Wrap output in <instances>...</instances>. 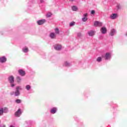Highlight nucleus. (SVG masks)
<instances>
[{
    "label": "nucleus",
    "mask_w": 127,
    "mask_h": 127,
    "mask_svg": "<svg viewBox=\"0 0 127 127\" xmlns=\"http://www.w3.org/2000/svg\"><path fill=\"white\" fill-rule=\"evenodd\" d=\"M52 15V14L51 12L48 13L47 14V17H50V16H51Z\"/></svg>",
    "instance_id": "nucleus-24"
},
{
    "label": "nucleus",
    "mask_w": 127,
    "mask_h": 127,
    "mask_svg": "<svg viewBox=\"0 0 127 127\" xmlns=\"http://www.w3.org/2000/svg\"><path fill=\"white\" fill-rule=\"evenodd\" d=\"M88 20V18L86 17L82 18V21H87Z\"/></svg>",
    "instance_id": "nucleus-25"
},
{
    "label": "nucleus",
    "mask_w": 127,
    "mask_h": 127,
    "mask_svg": "<svg viewBox=\"0 0 127 127\" xmlns=\"http://www.w3.org/2000/svg\"><path fill=\"white\" fill-rule=\"evenodd\" d=\"M88 34L89 36H93V35H95V32L93 31H90L88 32Z\"/></svg>",
    "instance_id": "nucleus-12"
},
{
    "label": "nucleus",
    "mask_w": 127,
    "mask_h": 127,
    "mask_svg": "<svg viewBox=\"0 0 127 127\" xmlns=\"http://www.w3.org/2000/svg\"><path fill=\"white\" fill-rule=\"evenodd\" d=\"M72 9L73 11H76L77 10V7H76V6H73L72 7Z\"/></svg>",
    "instance_id": "nucleus-19"
},
{
    "label": "nucleus",
    "mask_w": 127,
    "mask_h": 127,
    "mask_svg": "<svg viewBox=\"0 0 127 127\" xmlns=\"http://www.w3.org/2000/svg\"><path fill=\"white\" fill-rule=\"evenodd\" d=\"M46 20H45V19H42V20H39L37 21V23L38 25H42V24H44L45 23Z\"/></svg>",
    "instance_id": "nucleus-2"
},
{
    "label": "nucleus",
    "mask_w": 127,
    "mask_h": 127,
    "mask_svg": "<svg viewBox=\"0 0 127 127\" xmlns=\"http://www.w3.org/2000/svg\"><path fill=\"white\" fill-rule=\"evenodd\" d=\"M105 60H109L111 59V54L109 53H107L105 56Z\"/></svg>",
    "instance_id": "nucleus-8"
},
{
    "label": "nucleus",
    "mask_w": 127,
    "mask_h": 127,
    "mask_svg": "<svg viewBox=\"0 0 127 127\" xmlns=\"http://www.w3.org/2000/svg\"><path fill=\"white\" fill-rule=\"evenodd\" d=\"M97 62H101V61H102V58L101 57H98L97 59Z\"/></svg>",
    "instance_id": "nucleus-22"
},
{
    "label": "nucleus",
    "mask_w": 127,
    "mask_h": 127,
    "mask_svg": "<svg viewBox=\"0 0 127 127\" xmlns=\"http://www.w3.org/2000/svg\"><path fill=\"white\" fill-rule=\"evenodd\" d=\"M11 87H14V84H12V85H11Z\"/></svg>",
    "instance_id": "nucleus-30"
},
{
    "label": "nucleus",
    "mask_w": 127,
    "mask_h": 127,
    "mask_svg": "<svg viewBox=\"0 0 127 127\" xmlns=\"http://www.w3.org/2000/svg\"><path fill=\"white\" fill-rule=\"evenodd\" d=\"M84 16L85 17H87V16H88V13H84Z\"/></svg>",
    "instance_id": "nucleus-29"
},
{
    "label": "nucleus",
    "mask_w": 127,
    "mask_h": 127,
    "mask_svg": "<svg viewBox=\"0 0 127 127\" xmlns=\"http://www.w3.org/2000/svg\"><path fill=\"white\" fill-rule=\"evenodd\" d=\"M18 73L19 75H20L22 76H25V71L22 69H19L18 70Z\"/></svg>",
    "instance_id": "nucleus-5"
},
{
    "label": "nucleus",
    "mask_w": 127,
    "mask_h": 127,
    "mask_svg": "<svg viewBox=\"0 0 127 127\" xmlns=\"http://www.w3.org/2000/svg\"><path fill=\"white\" fill-rule=\"evenodd\" d=\"M23 51L25 53H26L27 52H28V48L26 47V48L23 49Z\"/></svg>",
    "instance_id": "nucleus-18"
},
{
    "label": "nucleus",
    "mask_w": 127,
    "mask_h": 127,
    "mask_svg": "<svg viewBox=\"0 0 127 127\" xmlns=\"http://www.w3.org/2000/svg\"><path fill=\"white\" fill-rule=\"evenodd\" d=\"M16 82H17L18 83H20L21 82V78L19 76H17L16 78Z\"/></svg>",
    "instance_id": "nucleus-14"
},
{
    "label": "nucleus",
    "mask_w": 127,
    "mask_h": 127,
    "mask_svg": "<svg viewBox=\"0 0 127 127\" xmlns=\"http://www.w3.org/2000/svg\"><path fill=\"white\" fill-rule=\"evenodd\" d=\"M115 32H116L115 29H112L110 33V35H111V36H114V34H115Z\"/></svg>",
    "instance_id": "nucleus-15"
},
{
    "label": "nucleus",
    "mask_w": 127,
    "mask_h": 127,
    "mask_svg": "<svg viewBox=\"0 0 127 127\" xmlns=\"http://www.w3.org/2000/svg\"><path fill=\"white\" fill-rule=\"evenodd\" d=\"M70 1H73V0H69Z\"/></svg>",
    "instance_id": "nucleus-33"
},
{
    "label": "nucleus",
    "mask_w": 127,
    "mask_h": 127,
    "mask_svg": "<svg viewBox=\"0 0 127 127\" xmlns=\"http://www.w3.org/2000/svg\"><path fill=\"white\" fill-rule=\"evenodd\" d=\"M104 56H102V58H104Z\"/></svg>",
    "instance_id": "nucleus-32"
},
{
    "label": "nucleus",
    "mask_w": 127,
    "mask_h": 127,
    "mask_svg": "<svg viewBox=\"0 0 127 127\" xmlns=\"http://www.w3.org/2000/svg\"><path fill=\"white\" fill-rule=\"evenodd\" d=\"M0 62L1 63H4L6 62V58L5 57H2L0 58Z\"/></svg>",
    "instance_id": "nucleus-9"
},
{
    "label": "nucleus",
    "mask_w": 127,
    "mask_h": 127,
    "mask_svg": "<svg viewBox=\"0 0 127 127\" xmlns=\"http://www.w3.org/2000/svg\"><path fill=\"white\" fill-rule=\"evenodd\" d=\"M75 24V22H72L70 23V26H73Z\"/></svg>",
    "instance_id": "nucleus-26"
},
{
    "label": "nucleus",
    "mask_w": 127,
    "mask_h": 127,
    "mask_svg": "<svg viewBox=\"0 0 127 127\" xmlns=\"http://www.w3.org/2000/svg\"><path fill=\"white\" fill-rule=\"evenodd\" d=\"M64 65L66 67H68V66H69L70 65V64L69 63L67 62H64Z\"/></svg>",
    "instance_id": "nucleus-23"
},
{
    "label": "nucleus",
    "mask_w": 127,
    "mask_h": 127,
    "mask_svg": "<svg viewBox=\"0 0 127 127\" xmlns=\"http://www.w3.org/2000/svg\"><path fill=\"white\" fill-rule=\"evenodd\" d=\"M101 31L103 34H105V33H107V28L102 27L101 29Z\"/></svg>",
    "instance_id": "nucleus-11"
},
{
    "label": "nucleus",
    "mask_w": 127,
    "mask_h": 127,
    "mask_svg": "<svg viewBox=\"0 0 127 127\" xmlns=\"http://www.w3.org/2000/svg\"><path fill=\"white\" fill-rule=\"evenodd\" d=\"M14 95L16 96H19L20 93L19 92V86L16 87V91L14 92Z\"/></svg>",
    "instance_id": "nucleus-3"
},
{
    "label": "nucleus",
    "mask_w": 127,
    "mask_h": 127,
    "mask_svg": "<svg viewBox=\"0 0 127 127\" xmlns=\"http://www.w3.org/2000/svg\"><path fill=\"white\" fill-rule=\"evenodd\" d=\"M55 32L56 34H59V33H60L59 29L56 28L55 29Z\"/></svg>",
    "instance_id": "nucleus-17"
},
{
    "label": "nucleus",
    "mask_w": 127,
    "mask_h": 127,
    "mask_svg": "<svg viewBox=\"0 0 127 127\" xmlns=\"http://www.w3.org/2000/svg\"><path fill=\"white\" fill-rule=\"evenodd\" d=\"M11 95H13V92L12 93V94H11Z\"/></svg>",
    "instance_id": "nucleus-34"
},
{
    "label": "nucleus",
    "mask_w": 127,
    "mask_h": 127,
    "mask_svg": "<svg viewBox=\"0 0 127 127\" xmlns=\"http://www.w3.org/2000/svg\"><path fill=\"white\" fill-rule=\"evenodd\" d=\"M20 115H21V110L19 109L17 112L15 113V117H20Z\"/></svg>",
    "instance_id": "nucleus-6"
},
{
    "label": "nucleus",
    "mask_w": 127,
    "mask_h": 127,
    "mask_svg": "<svg viewBox=\"0 0 127 127\" xmlns=\"http://www.w3.org/2000/svg\"><path fill=\"white\" fill-rule=\"evenodd\" d=\"M8 80L10 84H13V83H14V77L12 75L9 76Z\"/></svg>",
    "instance_id": "nucleus-1"
},
{
    "label": "nucleus",
    "mask_w": 127,
    "mask_h": 127,
    "mask_svg": "<svg viewBox=\"0 0 127 127\" xmlns=\"http://www.w3.org/2000/svg\"><path fill=\"white\" fill-rule=\"evenodd\" d=\"M91 14H95V10H92L91 11Z\"/></svg>",
    "instance_id": "nucleus-28"
},
{
    "label": "nucleus",
    "mask_w": 127,
    "mask_h": 127,
    "mask_svg": "<svg viewBox=\"0 0 127 127\" xmlns=\"http://www.w3.org/2000/svg\"><path fill=\"white\" fill-rule=\"evenodd\" d=\"M57 111V109L56 108H53L51 110V113L52 114H55L56 113V111Z\"/></svg>",
    "instance_id": "nucleus-13"
},
{
    "label": "nucleus",
    "mask_w": 127,
    "mask_h": 127,
    "mask_svg": "<svg viewBox=\"0 0 127 127\" xmlns=\"http://www.w3.org/2000/svg\"><path fill=\"white\" fill-rule=\"evenodd\" d=\"M62 47L61 46V45H54V48L56 49V50H60Z\"/></svg>",
    "instance_id": "nucleus-7"
},
{
    "label": "nucleus",
    "mask_w": 127,
    "mask_h": 127,
    "mask_svg": "<svg viewBox=\"0 0 127 127\" xmlns=\"http://www.w3.org/2000/svg\"><path fill=\"white\" fill-rule=\"evenodd\" d=\"M31 88V87H30V85H27L26 86V90H27L28 91L30 90V88Z\"/></svg>",
    "instance_id": "nucleus-20"
},
{
    "label": "nucleus",
    "mask_w": 127,
    "mask_h": 127,
    "mask_svg": "<svg viewBox=\"0 0 127 127\" xmlns=\"http://www.w3.org/2000/svg\"><path fill=\"white\" fill-rule=\"evenodd\" d=\"M118 17V14H112L110 16V18L112 19H116Z\"/></svg>",
    "instance_id": "nucleus-10"
},
{
    "label": "nucleus",
    "mask_w": 127,
    "mask_h": 127,
    "mask_svg": "<svg viewBox=\"0 0 127 127\" xmlns=\"http://www.w3.org/2000/svg\"><path fill=\"white\" fill-rule=\"evenodd\" d=\"M9 127H14L13 126H10Z\"/></svg>",
    "instance_id": "nucleus-31"
},
{
    "label": "nucleus",
    "mask_w": 127,
    "mask_h": 127,
    "mask_svg": "<svg viewBox=\"0 0 127 127\" xmlns=\"http://www.w3.org/2000/svg\"><path fill=\"white\" fill-rule=\"evenodd\" d=\"M15 102H16V103H17V104H20V103H21V100L16 99Z\"/></svg>",
    "instance_id": "nucleus-21"
},
{
    "label": "nucleus",
    "mask_w": 127,
    "mask_h": 127,
    "mask_svg": "<svg viewBox=\"0 0 127 127\" xmlns=\"http://www.w3.org/2000/svg\"><path fill=\"white\" fill-rule=\"evenodd\" d=\"M50 37L53 39L55 38V34L54 33H51L50 35Z\"/></svg>",
    "instance_id": "nucleus-16"
},
{
    "label": "nucleus",
    "mask_w": 127,
    "mask_h": 127,
    "mask_svg": "<svg viewBox=\"0 0 127 127\" xmlns=\"http://www.w3.org/2000/svg\"><path fill=\"white\" fill-rule=\"evenodd\" d=\"M3 112L4 113H7V108H4Z\"/></svg>",
    "instance_id": "nucleus-27"
},
{
    "label": "nucleus",
    "mask_w": 127,
    "mask_h": 127,
    "mask_svg": "<svg viewBox=\"0 0 127 127\" xmlns=\"http://www.w3.org/2000/svg\"><path fill=\"white\" fill-rule=\"evenodd\" d=\"M103 24L101 22H99L98 21H96L94 23V26H102Z\"/></svg>",
    "instance_id": "nucleus-4"
}]
</instances>
